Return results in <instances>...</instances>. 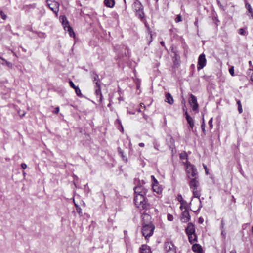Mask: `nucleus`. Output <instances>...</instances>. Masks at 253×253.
<instances>
[{"label":"nucleus","instance_id":"f257e3e1","mask_svg":"<svg viewBox=\"0 0 253 253\" xmlns=\"http://www.w3.org/2000/svg\"><path fill=\"white\" fill-rule=\"evenodd\" d=\"M146 194H135L134 201L135 205L140 210L148 209L150 205L146 200L144 196Z\"/></svg>","mask_w":253,"mask_h":253},{"label":"nucleus","instance_id":"f03ea898","mask_svg":"<svg viewBox=\"0 0 253 253\" xmlns=\"http://www.w3.org/2000/svg\"><path fill=\"white\" fill-rule=\"evenodd\" d=\"M186 234L188 236V240L190 243L197 241V237L195 234V225L192 222H189L185 228Z\"/></svg>","mask_w":253,"mask_h":253},{"label":"nucleus","instance_id":"7ed1b4c3","mask_svg":"<svg viewBox=\"0 0 253 253\" xmlns=\"http://www.w3.org/2000/svg\"><path fill=\"white\" fill-rule=\"evenodd\" d=\"M155 226L151 223L144 225L142 228V233L146 239L151 237L154 232Z\"/></svg>","mask_w":253,"mask_h":253},{"label":"nucleus","instance_id":"20e7f679","mask_svg":"<svg viewBox=\"0 0 253 253\" xmlns=\"http://www.w3.org/2000/svg\"><path fill=\"white\" fill-rule=\"evenodd\" d=\"M133 8L136 12V14L140 18V19H143L144 16V14L143 12V5L141 3V2L136 0L135 1L133 4Z\"/></svg>","mask_w":253,"mask_h":253},{"label":"nucleus","instance_id":"39448f33","mask_svg":"<svg viewBox=\"0 0 253 253\" xmlns=\"http://www.w3.org/2000/svg\"><path fill=\"white\" fill-rule=\"evenodd\" d=\"M186 171L188 178L192 179V178L197 177V169L194 165L190 163L187 164Z\"/></svg>","mask_w":253,"mask_h":253},{"label":"nucleus","instance_id":"423d86ee","mask_svg":"<svg viewBox=\"0 0 253 253\" xmlns=\"http://www.w3.org/2000/svg\"><path fill=\"white\" fill-rule=\"evenodd\" d=\"M47 3L49 8L56 15L59 11V4L53 0H47Z\"/></svg>","mask_w":253,"mask_h":253},{"label":"nucleus","instance_id":"0eeeda50","mask_svg":"<svg viewBox=\"0 0 253 253\" xmlns=\"http://www.w3.org/2000/svg\"><path fill=\"white\" fill-rule=\"evenodd\" d=\"M206 64V59L205 55L204 53L201 54L198 58L197 69L200 70L203 69Z\"/></svg>","mask_w":253,"mask_h":253},{"label":"nucleus","instance_id":"6e6552de","mask_svg":"<svg viewBox=\"0 0 253 253\" xmlns=\"http://www.w3.org/2000/svg\"><path fill=\"white\" fill-rule=\"evenodd\" d=\"M189 103L192 107L193 111H196L198 108V104L197 103L196 97L193 94L190 96Z\"/></svg>","mask_w":253,"mask_h":253},{"label":"nucleus","instance_id":"1a4fd4ad","mask_svg":"<svg viewBox=\"0 0 253 253\" xmlns=\"http://www.w3.org/2000/svg\"><path fill=\"white\" fill-rule=\"evenodd\" d=\"M165 253H176L174 245L171 243L169 242L165 244Z\"/></svg>","mask_w":253,"mask_h":253},{"label":"nucleus","instance_id":"9d476101","mask_svg":"<svg viewBox=\"0 0 253 253\" xmlns=\"http://www.w3.org/2000/svg\"><path fill=\"white\" fill-rule=\"evenodd\" d=\"M197 177L192 178L190 179V181H189V186L191 189L193 190L194 189H198V187L199 186V182L197 180Z\"/></svg>","mask_w":253,"mask_h":253},{"label":"nucleus","instance_id":"9b49d317","mask_svg":"<svg viewBox=\"0 0 253 253\" xmlns=\"http://www.w3.org/2000/svg\"><path fill=\"white\" fill-rule=\"evenodd\" d=\"M135 194H146L147 190L142 186L138 185L134 188Z\"/></svg>","mask_w":253,"mask_h":253},{"label":"nucleus","instance_id":"f8f14e48","mask_svg":"<svg viewBox=\"0 0 253 253\" xmlns=\"http://www.w3.org/2000/svg\"><path fill=\"white\" fill-rule=\"evenodd\" d=\"M96 87L97 88L96 89L95 93L97 96H99V101L100 102L102 100V95L101 92L100 88V84L98 83V81L95 82Z\"/></svg>","mask_w":253,"mask_h":253},{"label":"nucleus","instance_id":"ddd939ff","mask_svg":"<svg viewBox=\"0 0 253 253\" xmlns=\"http://www.w3.org/2000/svg\"><path fill=\"white\" fill-rule=\"evenodd\" d=\"M192 250L194 252L196 253H202L203 249L202 247L198 244H194L192 246Z\"/></svg>","mask_w":253,"mask_h":253},{"label":"nucleus","instance_id":"4468645a","mask_svg":"<svg viewBox=\"0 0 253 253\" xmlns=\"http://www.w3.org/2000/svg\"><path fill=\"white\" fill-rule=\"evenodd\" d=\"M140 253H151L150 247L146 245H142L140 248Z\"/></svg>","mask_w":253,"mask_h":253},{"label":"nucleus","instance_id":"2eb2a0df","mask_svg":"<svg viewBox=\"0 0 253 253\" xmlns=\"http://www.w3.org/2000/svg\"><path fill=\"white\" fill-rule=\"evenodd\" d=\"M181 219L187 221H189L190 219L189 211L186 209L182 212Z\"/></svg>","mask_w":253,"mask_h":253},{"label":"nucleus","instance_id":"dca6fc26","mask_svg":"<svg viewBox=\"0 0 253 253\" xmlns=\"http://www.w3.org/2000/svg\"><path fill=\"white\" fill-rule=\"evenodd\" d=\"M104 5L109 8H112L115 5V0H104Z\"/></svg>","mask_w":253,"mask_h":253},{"label":"nucleus","instance_id":"f3484780","mask_svg":"<svg viewBox=\"0 0 253 253\" xmlns=\"http://www.w3.org/2000/svg\"><path fill=\"white\" fill-rule=\"evenodd\" d=\"M165 101L169 104H172L173 103V99L171 94L169 93H167L166 94V100Z\"/></svg>","mask_w":253,"mask_h":253},{"label":"nucleus","instance_id":"a211bd4d","mask_svg":"<svg viewBox=\"0 0 253 253\" xmlns=\"http://www.w3.org/2000/svg\"><path fill=\"white\" fill-rule=\"evenodd\" d=\"M91 76L93 80V81L95 84V82H97L98 81V83L100 84V80L99 79V77L98 75L95 72H91Z\"/></svg>","mask_w":253,"mask_h":253},{"label":"nucleus","instance_id":"6ab92c4d","mask_svg":"<svg viewBox=\"0 0 253 253\" xmlns=\"http://www.w3.org/2000/svg\"><path fill=\"white\" fill-rule=\"evenodd\" d=\"M152 188L154 192L158 194L161 193L162 191V188L159 186V184L153 185Z\"/></svg>","mask_w":253,"mask_h":253},{"label":"nucleus","instance_id":"aec40b11","mask_svg":"<svg viewBox=\"0 0 253 253\" xmlns=\"http://www.w3.org/2000/svg\"><path fill=\"white\" fill-rule=\"evenodd\" d=\"M245 6H246V7L249 13H250L251 14V18L253 19V9L251 7V5L250 4L247 3H246Z\"/></svg>","mask_w":253,"mask_h":253},{"label":"nucleus","instance_id":"412c9836","mask_svg":"<svg viewBox=\"0 0 253 253\" xmlns=\"http://www.w3.org/2000/svg\"><path fill=\"white\" fill-rule=\"evenodd\" d=\"M185 115L186 119L188 124L194 122L193 118L188 114V113L187 111H186L185 112Z\"/></svg>","mask_w":253,"mask_h":253},{"label":"nucleus","instance_id":"4be33fe9","mask_svg":"<svg viewBox=\"0 0 253 253\" xmlns=\"http://www.w3.org/2000/svg\"><path fill=\"white\" fill-rule=\"evenodd\" d=\"M193 194V197L195 198H197L199 199L200 197V191L198 190V189H194L192 190Z\"/></svg>","mask_w":253,"mask_h":253},{"label":"nucleus","instance_id":"5701e85b","mask_svg":"<svg viewBox=\"0 0 253 253\" xmlns=\"http://www.w3.org/2000/svg\"><path fill=\"white\" fill-rule=\"evenodd\" d=\"M62 24L64 26L65 30H66L67 26L69 25V24L65 16H63L62 17Z\"/></svg>","mask_w":253,"mask_h":253},{"label":"nucleus","instance_id":"b1692460","mask_svg":"<svg viewBox=\"0 0 253 253\" xmlns=\"http://www.w3.org/2000/svg\"><path fill=\"white\" fill-rule=\"evenodd\" d=\"M67 30L69 32V34L70 36L71 37H74L75 33H74L72 28H71V27L69 25H68L67 26Z\"/></svg>","mask_w":253,"mask_h":253},{"label":"nucleus","instance_id":"393cba45","mask_svg":"<svg viewBox=\"0 0 253 253\" xmlns=\"http://www.w3.org/2000/svg\"><path fill=\"white\" fill-rule=\"evenodd\" d=\"M0 63L3 65L6 64L8 67L11 66V64L10 62H7L4 59L2 58H0Z\"/></svg>","mask_w":253,"mask_h":253},{"label":"nucleus","instance_id":"a878e982","mask_svg":"<svg viewBox=\"0 0 253 253\" xmlns=\"http://www.w3.org/2000/svg\"><path fill=\"white\" fill-rule=\"evenodd\" d=\"M142 221H145V220H149L150 219V215L146 213H144L142 215Z\"/></svg>","mask_w":253,"mask_h":253},{"label":"nucleus","instance_id":"bb28decb","mask_svg":"<svg viewBox=\"0 0 253 253\" xmlns=\"http://www.w3.org/2000/svg\"><path fill=\"white\" fill-rule=\"evenodd\" d=\"M237 104L238 105V111L240 113H241L243 112V109H242L241 101L239 100H237Z\"/></svg>","mask_w":253,"mask_h":253},{"label":"nucleus","instance_id":"cd10ccee","mask_svg":"<svg viewBox=\"0 0 253 253\" xmlns=\"http://www.w3.org/2000/svg\"><path fill=\"white\" fill-rule=\"evenodd\" d=\"M201 128H202V132H203V133L204 134H206L205 124L204 119H203V122H202V123L201 124Z\"/></svg>","mask_w":253,"mask_h":253},{"label":"nucleus","instance_id":"c85d7f7f","mask_svg":"<svg viewBox=\"0 0 253 253\" xmlns=\"http://www.w3.org/2000/svg\"><path fill=\"white\" fill-rule=\"evenodd\" d=\"M74 89L75 90L76 94L78 96H81L82 95L81 91L80 88L78 86Z\"/></svg>","mask_w":253,"mask_h":253},{"label":"nucleus","instance_id":"c756f323","mask_svg":"<svg viewBox=\"0 0 253 253\" xmlns=\"http://www.w3.org/2000/svg\"><path fill=\"white\" fill-rule=\"evenodd\" d=\"M187 156L185 153H181L180 155V158L181 160H187Z\"/></svg>","mask_w":253,"mask_h":253},{"label":"nucleus","instance_id":"7c9ffc66","mask_svg":"<svg viewBox=\"0 0 253 253\" xmlns=\"http://www.w3.org/2000/svg\"><path fill=\"white\" fill-rule=\"evenodd\" d=\"M238 169L239 171V172H240V173H241L243 176H244V172L243 170H242V167H241V165L240 164H239V165H238Z\"/></svg>","mask_w":253,"mask_h":253},{"label":"nucleus","instance_id":"2f4dec72","mask_svg":"<svg viewBox=\"0 0 253 253\" xmlns=\"http://www.w3.org/2000/svg\"><path fill=\"white\" fill-rule=\"evenodd\" d=\"M176 23L182 21V17L180 15H178L175 20Z\"/></svg>","mask_w":253,"mask_h":253},{"label":"nucleus","instance_id":"473e14b6","mask_svg":"<svg viewBox=\"0 0 253 253\" xmlns=\"http://www.w3.org/2000/svg\"><path fill=\"white\" fill-rule=\"evenodd\" d=\"M69 83L70 86L72 88H74V89L76 88L77 87V86H75V84H74V83H73L72 81H71V80H70V81H69Z\"/></svg>","mask_w":253,"mask_h":253},{"label":"nucleus","instance_id":"72a5a7b5","mask_svg":"<svg viewBox=\"0 0 253 253\" xmlns=\"http://www.w3.org/2000/svg\"><path fill=\"white\" fill-rule=\"evenodd\" d=\"M229 72L230 73V74L231 75V76H233L234 75V67L233 66L231 67L229 69Z\"/></svg>","mask_w":253,"mask_h":253},{"label":"nucleus","instance_id":"f704fd0d","mask_svg":"<svg viewBox=\"0 0 253 253\" xmlns=\"http://www.w3.org/2000/svg\"><path fill=\"white\" fill-rule=\"evenodd\" d=\"M209 125L211 128H212L213 125H212V118H211L208 122Z\"/></svg>","mask_w":253,"mask_h":253},{"label":"nucleus","instance_id":"c9c22d12","mask_svg":"<svg viewBox=\"0 0 253 253\" xmlns=\"http://www.w3.org/2000/svg\"><path fill=\"white\" fill-rule=\"evenodd\" d=\"M167 218L169 221H171L173 220V216L170 214H168Z\"/></svg>","mask_w":253,"mask_h":253},{"label":"nucleus","instance_id":"e433bc0d","mask_svg":"<svg viewBox=\"0 0 253 253\" xmlns=\"http://www.w3.org/2000/svg\"><path fill=\"white\" fill-rule=\"evenodd\" d=\"M0 14L1 16V18L3 19H5L6 18V15L2 11H1L0 12Z\"/></svg>","mask_w":253,"mask_h":253},{"label":"nucleus","instance_id":"4c0bfd02","mask_svg":"<svg viewBox=\"0 0 253 253\" xmlns=\"http://www.w3.org/2000/svg\"><path fill=\"white\" fill-rule=\"evenodd\" d=\"M59 111V107H57L55 108V110L53 111V113L54 114H57V113H58Z\"/></svg>","mask_w":253,"mask_h":253},{"label":"nucleus","instance_id":"58836bf2","mask_svg":"<svg viewBox=\"0 0 253 253\" xmlns=\"http://www.w3.org/2000/svg\"><path fill=\"white\" fill-rule=\"evenodd\" d=\"M121 156L124 162H125L126 163L127 162V158H126V157L125 156H124V154L121 155Z\"/></svg>","mask_w":253,"mask_h":253},{"label":"nucleus","instance_id":"ea45409f","mask_svg":"<svg viewBox=\"0 0 253 253\" xmlns=\"http://www.w3.org/2000/svg\"><path fill=\"white\" fill-rule=\"evenodd\" d=\"M239 34H241V35H244V33H245V31L242 28H240L239 29Z\"/></svg>","mask_w":253,"mask_h":253},{"label":"nucleus","instance_id":"a19ab883","mask_svg":"<svg viewBox=\"0 0 253 253\" xmlns=\"http://www.w3.org/2000/svg\"><path fill=\"white\" fill-rule=\"evenodd\" d=\"M77 211L78 212L79 214L80 215L82 213L81 209L78 207H77Z\"/></svg>","mask_w":253,"mask_h":253},{"label":"nucleus","instance_id":"79ce46f5","mask_svg":"<svg viewBox=\"0 0 253 253\" xmlns=\"http://www.w3.org/2000/svg\"><path fill=\"white\" fill-rule=\"evenodd\" d=\"M118 153L120 155H121L123 154V152L120 147H118Z\"/></svg>","mask_w":253,"mask_h":253},{"label":"nucleus","instance_id":"37998d69","mask_svg":"<svg viewBox=\"0 0 253 253\" xmlns=\"http://www.w3.org/2000/svg\"><path fill=\"white\" fill-rule=\"evenodd\" d=\"M21 167L22 168V169H25L27 168V165L25 163H22L21 164Z\"/></svg>","mask_w":253,"mask_h":253},{"label":"nucleus","instance_id":"c03bdc74","mask_svg":"<svg viewBox=\"0 0 253 253\" xmlns=\"http://www.w3.org/2000/svg\"><path fill=\"white\" fill-rule=\"evenodd\" d=\"M189 125L190 128L191 129H192L193 128L194 126V122L192 123H190Z\"/></svg>","mask_w":253,"mask_h":253},{"label":"nucleus","instance_id":"a18cd8bd","mask_svg":"<svg viewBox=\"0 0 253 253\" xmlns=\"http://www.w3.org/2000/svg\"><path fill=\"white\" fill-rule=\"evenodd\" d=\"M178 200L179 201H180V202H181V201H182V196H181V195H179L178 196ZM181 203H182V202H181Z\"/></svg>","mask_w":253,"mask_h":253},{"label":"nucleus","instance_id":"49530a36","mask_svg":"<svg viewBox=\"0 0 253 253\" xmlns=\"http://www.w3.org/2000/svg\"><path fill=\"white\" fill-rule=\"evenodd\" d=\"M157 184H158V181L157 180V179L155 178L154 180H153V185H157Z\"/></svg>","mask_w":253,"mask_h":253},{"label":"nucleus","instance_id":"de8ad7c7","mask_svg":"<svg viewBox=\"0 0 253 253\" xmlns=\"http://www.w3.org/2000/svg\"><path fill=\"white\" fill-rule=\"evenodd\" d=\"M116 121H117L118 122V123L120 125V126H121V128H122V131H123V126H122V125H121V121H120V120H119V119H117V120H116Z\"/></svg>","mask_w":253,"mask_h":253},{"label":"nucleus","instance_id":"09e8293b","mask_svg":"<svg viewBox=\"0 0 253 253\" xmlns=\"http://www.w3.org/2000/svg\"><path fill=\"white\" fill-rule=\"evenodd\" d=\"M204 169H205V172H206V174H208V171L207 167L206 166H205V165H204Z\"/></svg>","mask_w":253,"mask_h":253},{"label":"nucleus","instance_id":"8fccbe9b","mask_svg":"<svg viewBox=\"0 0 253 253\" xmlns=\"http://www.w3.org/2000/svg\"><path fill=\"white\" fill-rule=\"evenodd\" d=\"M139 146L141 147H143L144 146V144L143 143H140L139 144Z\"/></svg>","mask_w":253,"mask_h":253},{"label":"nucleus","instance_id":"3c124183","mask_svg":"<svg viewBox=\"0 0 253 253\" xmlns=\"http://www.w3.org/2000/svg\"><path fill=\"white\" fill-rule=\"evenodd\" d=\"M127 113L130 114H133V115H134V114H135V112H131V111H127Z\"/></svg>","mask_w":253,"mask_h":253},{"label":"nucleus","instance_id":"603ef678","mask_svg":"<svg viewBox=\"0 0 253 253\" xmlns=\"http://www.w3.org/2000/svg\"><path fill=\"white\" fill-rule=\"evenodd\" d=\"M19 113V115L20 117H22L24 115H25V113H20V112L18 113Z\"/></svg>","mask_w":253,"mask_h":253},{"label":"nucleus","instance_id":"864d4df0","mask_svg":"<svg viewBox=\"0 0 253 253\" xmlns=\"http://www.w3.org/2000/svg\"><path fill=\"white\" fill-rule=\"evenodd\" d=\"M160 43H161V44L162 45V46H164V47H165V43H164V42L163 41H161V42H160Z\"/></svg>","mask_w":253,"mask_h":253},{"label":"nucleus","instance_id":"5fc2aeb1","mask_svg":"<svg viewBox=\"0 0 253 253\" xmlns=\"http://www.w3.org/2000/svg\"><path fill=\"white\" fill-rule=\"evenodd\" d=\"M230 253H236V251L235 250H232V251L230 252Z\"/></svg>","mask_w":253,"mask_h":253},{"label":"nucleus","instance_id":"6e6d98bb","mask_svg":"<svg viewBox=\"0 0 253 253\" xmlns=\"http://www.w3.org/2000/svg\"><path fill=\"white\" fill-rule=\"evenodd\" d=\"M194 25L196 26H198V20H196L194 22Z\"/></svg>","mask_w":253,"mask_h":253},{"label":"nucleus","instance_id":"4d7b16f0","mask_svg":"<svg viewBox=\"0 0 253 253\" xmlns=\"http://www.w3.org/2000/svg\"><path fill=\"white\" fill-rule=\"evenodd\" d=\"M204 221V219L202 218V217H200L199 218V221Z\"/></svg>","mask_w":253,"mask_h":253},{"label":"nucleus","instance_id":"13d9d810","mask_svg":"<svg viewBox=\"0 0 253 253\" xmlns=\"http://www.w3.org/2000/svg\"><path fill=\"white\" fill-rule=\"evenodd\" d=\"M140 106L141 107H144V108L145 107V105L142 103L140 104Z\"/></svg>","mask_w":253,"mask_h":253},{"label":"nucleus","instance_id":"bf43d9fd","mask_svg":"<svg viewBox=\"0 0 253 253\" xmlns=\"http://www.w3.org/2000/svg\"><path fill=\"white\" fill-rule=\"evenodd\" d=\"M251 79L252 81H253V72L251 76Z\"/></svg>","mask_w":253,"mask_h":253},{"label":"nucleus","instance_id":"052dcab7","mask_svg":"<svg viewBox=\"0 0 253 253\" xmlns=\"http://www.w3.org/2000/svg\"><path fill=\"white\" fill-rule=\"evenodd\" d=\"M217 3H218V5H219L220 7H222V6H221V4H220V1H218V0L217 1Z\"/></svg>","mask_w":253,"mask_h":253},{"label":"nucleus","instance_id":"680f3d73","mask_svg":"<svg viewBox=\"0 0 253 253\" xmlns=\"http://www.w3.org/2000/svg\"><path fill=\"white\" fill-rule=\"evenodd\" d=\"M140 87V84H137V89H139V88Z\"/></svg>","mask_w":253,"mask_h":253},{"label":"nucleus","instance_id":"e2e57ef3","mask_svg":"<svg viewBox=\"0 0 253 253\" xmlns=\"http://www.w3.org/2000/svg\"><path fill=\"white\" fill-rule=\"evenodd\" d=\"M151 177L153 180H154L155 179V177L153 175H152Z\"/></svg>","mask_w":253,"mask_h":253},{"label":"nucleus","instance_id":"0e129e2a","mask_svg":"<svg viewBox=\"0 0 253 253\" xmlns=\"http://www.w3.org/2000/svg\"><path fill=\"white\" fill-rule=\"evenodd\" d=\"M154 148L155 149H156V150H158V148H157V147H156V146H154Z\"/></svg>","mask_w":253,"mask_h":253},{"label":"nucleus","instance_id":"69168bd1","mask_svg":"<svg viewBox=\"0 0 253 253\" xmlns=\"http://www.w3.org/2000/svg\"><path fill=\"white\" fill-rule=\"evenodd\" d=\"M221 235H223L225 237V235H224V233H223V231L221 233Z\"/></svg>","mask_w":253,"mask_h":253},{"label":"nucleus","instance_id":"338daca9","mask_svg":"<svg viewBox=\"0 0 253 253\" xmlns=\"http://www.w3.org/2000/svg\"><path fill=\"white\" fill-rule=\"evenodd\" d=\"M107 106H108V107H110L111 106V104L110 103L108 104Z\"/></svg>","mask_w":253,"mask_h":253},{"label":"nucleus","instance_id":"774afa93","mask_svg":"<svg viewBox=\"0 0 253 253\" xmlns=\"http://www.w3.org/2000/svg\"><path fill=\"white\" fill-rule=\"evenodd\" d=\"M252 233H253V226H252Z\"/></svg>","mask_w":253,"mask_h":253}]
</instances>
